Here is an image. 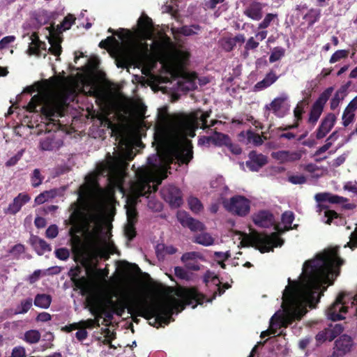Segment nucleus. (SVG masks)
<instances>
[{"instance_id":"49","label":"nucleus","mask_w":357,"mask_h":357,"mask_svg":"<svg viewBox=\"0 0 357 357\" xmlns=\"http://www.w3.org/2000/svg\"><path fill=\"white\" fill-rule=\"evenodd\" d=\"M127 222L136 223L137 222L138 213L135 206H128L126 210Z\"/></svg>"},{"instance_id":"36","label":"nucleus","mask_w":357,"mask_h":357,"mask_svg":"<svg viewBox=\"0 0 357 357\" xmlns=\"http://www.w3.org/2000/svg\"><path fill=\"white\" fill-rule=\"evenodd\" d=\"M194 242L204 246L213 244L214 239L208 233H202L195 236Z\"/></svg>"},{"instance_id":"62","label":"nucleus","mask_w":357,"mask_h":357,"mask_svg":"<svg viewBox=\"0 0 357 357\" xmlns=\"http://www.w3.org/2000/svg\"><path fill=\"white\" fill-rule=\"evenodd\" d=\"M227 146L229 150L234 155H240L242 153V149L237 144H234L231 142V138L229 139V142L227 143Z\"/></svg>"},{"instance_id":"58","label":"nucleus","mask_w":357,"mask_h":357,"mask_svg":"<svg viewBox=\"0 0 357 357\" xmlns=\"http://www.w3.org/2000/svg\"><path fill=\"white\" fill-rule=\"evenodd\" d=\"M54 252L56 257L63 261L67 260L70 256V252L66 248H58Z\"/></svg>"},{"instance_id":"22","label":"nucleus","mask_w":357,"mask_h":357,"mask_svg":"<svg viewBox=\"0 0 357 357\" xmlns=\"http://www.w3.org/2000/svg\"><path fill=\"white\" fill-rule=\"evenodd\" d=\"M108 155H110L109 153ZM109 160L107 162V166L110 172H114L117 171L125 160H132L133 159V154L132 151H129L123 156L114 158L109 156Z\"/></svg>"},{"instance_id":"10","label":"nucleus","mask_w":357,"mask_h":357,"mask_svg":"<svg viewBox=\"0 0 357 357\" xmlns=\"http://www.w3.org/2000/svg\"><path fill=\"white\" fill-rule=\"evenodd\" d=\"M162 197L169 203L171 207L178 208L183 204L182 192L174 185L162 187L160 190Z\"/></svg>"},{"instance_id":"18","label":"nucleus","mask_w":357,"mask_h":357,"mask_svg":"<svg viewBox=\"0 0 357 357\" xmlns=\"http://www.w3.org/2000/svg\"><path fill=\"white\" fill-rule=\"evenodd\" d=\"M86 301L90 306V312L95 316V318L92 319V321H94L93 323L94 328L100 327V319L102 318V314L100 313V302L96 296L89 297Z\"/></svg>"},{"instance_id":"50","label":"nucleus","mask_w":357,"mask_h":357,"mask_svg":"<svg viewBox=\"0 0 357 357\" xmlns=\"http://www.w3.org/2000/svg\"><path fill=\"white\" fill-rule=\"evenodd\" d=\"M32 306V299L31 298L21 301L20 305L17 307L16 313H26Z\"/></svg>"},{"instance_id":"34","label":"nucleus","mask_w":357,"mask_h":357,"mask_svg":"<svg viewBox=\"0 0 357 357\" xmlns=\"http://www.w3.org/2000/svg\"><path fill=\"white\" fill-rule=\"evenodd\" d=\"M317 207L319 208V211H321L322 210H326L325 211V216L327 218V220L326 221V223L328 225H331L333 219H336L339 218L340 215L333 210H329L328 206L322 204V202H318Z\"/></svg>"},{"instance_id":"29","label":"nucleus","mask_w":357,"mask_h":357,"mask_svg":"<svg viewBox=\"0 0 357 357\" xmlns=\"http://www.w3.org/2000/svg\"><path fill=\"white\" fill-rule=\"evenodd\" d=\"M138 26L142 32L149 33L153 27V24L151 18L146 15H142L137 21Z\"/></svg>"},{"instance_id":"21","label":"nucleus","mask_w":357,"mask_h":357,"mask_svg":"<svg viewBox=\"0 0 357 357\" xmlns=\"http://www.w3.org/2000/svg\"><path fill=\"white\" fill-rule=\"evenodd\" d=\"M314 199L317 202H328L331 204H341L346 203L349 199L346 197L333 195L330 192H320L314 196Z\"/></svg>"},{"instance_id":"56","label":"nucleus","mask_w":357,"mask_h":357,"mask_svg":"<svg viewBox=\"0 0 357 357\" xmlns=\"http://www.w3.org/2000/svg\"><path fill=\"white\" fill-rule=\"evenodd\" d=\"M355 114L354 112L348 111L347 112L346 109L344 110L342 114V124L344 127H347L350 123L353 122L354 120Z\"/></svg>"},{"instance_id":"63","label":"nucleus","mask_w":357,"mask_h":357,"mask_svg":"<svg viewBox=\"0 0 357 357\" xmlns=\"http://www.w3.org/2000/svg\"><path fill=\"white\" fill-rule=\"evenodd\" d=\"M25 251V248L24 245L21 243H18L15 245L11 250H10V253L14 255L16 258L19 257L20 255L24 253Z\"/></svg>"},{"instance_id":"51","label":"nucleus","mask_w":357,"mask_h":357,"mask_svg":"<svg viewBox=\"0 0 357 357\" xmlns=\"http://www.w3.org/2000/svg\"><path fill=\"white\" fill-rule=\"evenodd\" d=\"M200 28V26L198 24H193L191 26H183L180 28L179 33L183 36H190L196 33L193 29L199 30Z\"/></svg>"},{"instance_id":"32","label":"nucleus","mask_w":357,"mask_h":357,"mask_svg":"<svg viewBox=\"0 0 357 357\" xmlns=\"http://www.w3.org/2000/svg\"><path fill=\"white\" fill-rule=\"evenodd\" d=\"M211 136L212 144L215 146H225L226 144H227V143L229 142V139H230L228 135L215 130L213 132V135Z\"/></svg>"},{"instance_id":"14","label":"nucleus","mask_w":357,"mask_h":357,"mask_svg":"<svg viewBox=\"0 0 357 357\" xmlns=\"http://www.w3.org/2000/svg\"><path fill=\"white\" fill-rule=\"evenodd\" d=\"M249 160L246 161L247 167L252 172H258L268 162L267 157L256 151H251L248 154Z\"/></svg>"},{"instance_id":"11","label":"nucleus","mask_w":357,"mask_h":357,"mask_svg":"<svg viewBox=\"0 0 357 357\" xmlns=\"http://www.w3.org/2000/svg\"><path fill=\"white\" fill-rule=\"evenodd\" d=\"M137 180L133 185V190L137 197H149L155 188L151 185V180L149 174L145 172L137 173Z\"/></svg>"},{"instance_id":"23","label":"nucleus","mask_w":357,"mask_h":357,"mask_svg":"<svg viewBox=\"0 0 357 357\" xmlns=\"http://www.w3.org/2000/svg\"><path fill=\"white\" fill-rule=\"evenodd\" d=\"M278 78L279 76L276 75L275 72L273 70H271L268 73H266L265 77L261 81L258 82L255 85V90H264L274 84L278 79Z\"/></svg>"},{"instance_id":"42","label":"nucleus","mask_w":357,"mask_h":357,"mask_svg":"<svg viewBox=\"0 0 357 357\" xmlns=\"http://www.w3.org/2000/svg\"><path fill=\"white\" fill-rule=\"evenodd\" d=\"M294 220V214L292 211H287L282 215V222L284 225L286 230L291 228V224Z\"/></svg>"},{"instance_id":"57","label":"nucleus","mask_w":357,"mask_h":357,"mask_svg":"<svg viewBox=\"0 0 357 357\" xmlns=\"http://www.w3.org/2000/svg\"><path fill=\"white\" fill-rule=\"evenodd\" d=\"M24 150L19 151L14 156L11 157L5 164L7 167H10L15 165L18 161L22 158Z\"/></svg>"},{"instance_id":"33","label":"nucleus","mask_w":357,"mask_h":357,"mask_svg":"<svg viewBox=\"0 0 357 357\" xmlns=\"http://www.w3.org/2000/svg\"><path fill=\"white\" fill-rule=\"evenodd\" d=\"M321 17V10L310 8L307 13L303 16V19L308 21V26H312Z\"/></svg>"},{"instance_id":"54","label":"nucleus","mask_w":357,"mask_h":357,"mask_svg":"<svg viewBox=\"0 0 357 357\" xmlns=\"http://www.w3.org/2000/svg\"><path fill=\"white\" fill-rule=\"evenodd\" d=\"M221 46L225 51L229 52L234 50L236 45L231 38H224L221 41Z\"/></svg>"},{"instance_id":"8","label":"nucleus","mask_w":357,"mask_h":357,"mask_svg":"<svg viewBox=\"0 0 357 357\" xmlns=\"http://www.w3.org/2000/svg\"><path fill=\"white\" fill-rule=\"evenodd\" d=\"M222 204L229 213L240 217L246 216L250 211V201L243 195H234L230 199L221 196Z\"/></svg>"},{"instance_id":"4","label":"nucleus","mask_w":357,"mask_h":357,"mask_svg":"<svg viewBox=\"0 0 357 357\" xmlns=\"http://www.w3.org/2000/svg\"><path fill=\"white\" fill-rule=\"evenodd\" d=\"M87 182V184L80 186L77 200L70 204V211L72 212L69 222L74 228H76V232H79L81 229H83L91 235H96L101 231L100 217L96 213H86L84 204L87 198L91 195L93 188H99V185L93 178Z\"/></svg>"},{"instance_id":"47","label":"nucleus","mask_w":357,"mask_h":357,"mask_svg":"<svg viewBox=\"0 0 357 357\" xmlns=\"http://www.w3.org/2000/svg\"><path fill=\"white\" fill-rule=\"evenodd\" d=\"M43 178L40 169H35L31 176V185L33 188L38 187L42 183Z\"/></svg>"},{"instance_id":"6","label":"nucleus","mask_w":357,"mask_h":357,"mask_svg":"<svg viewBox=\"0 0 357 357\" xmlns=\"http://www.w3.org/2000/svg\"><path fill=\"white\" fill-rule=\"evenodd\" d=\"M245 240L250 246L259 250L261 253L273 251V248L281 246L283 243V240L275 232L267 234L256 230L251 231Z\"/></svg>"},{"instance_id":"7","label":"nucleus","mask_w":357,"mask_h":357,"mask_svg":"<svg viewBox=\"0 0 357 357\" xmlns=\"http://www.w3.org/2000/svg\"><path fill=\"white\" fill-rule=\"evenodd\" d=\"M225 289L219 285L217 291L213 293V296L208 298L195 287L185 288L181 291L180 296L184 305H192V308H195L197 305H202L204 302H212L215 298L217 294L220 296L225 293Z\"/></svg>"},{"instance_id":"41","label":"nucleus","mask_w":357,"mask_h":357,"mask_svg":"<svg viewBox=\"0 0 357 357\" xmlns=\"http://www.w3.org/2000/svg\"><path fill=\"white\" fill-rule=\"evenodd\" d=\"M40 146L43 151H52L57 147V143L53 138L46 137L40 142Z\"/></svg>"},{"instance_id":"9","label":"nucleus","mask_w":357,"mask_h":357,"mask_svg":"<svg viewBox=\"0 0 357 357\" xmlns=\"http://www.w3.org/2000/svg\"><path fill=\"white\" fill-rule=\"evenodd\" d=\"M333 90L334 89L333 86H330L325 89L312 105L307 122L312 126L317 123L323 112L324 105L332 95Z\"/></svg>"},{"instance_id":"12","label":"nucleus","mask_w":357,"mask_h":357,"mask_svg":"<svg viewBox=\"0 0 357 357\" xmlns=\"http://www.w3.org/2000/svg\"><path fill=\"white\" fill-rule=\"evenodd\" d=\"M176 216L181 225L184 227H188L192 231H202L206 229L202 222L193 218L184 211H178Z\"/></svg>"},{"instance_id":"28","label":"nucleus","mask_w":357,"mask_h":357,"mask_svg":"<svg viewBox=\"0 0 357 357\" xmlns=\"http://www.w3.org/2000/svg\"><path fill=\"white\" fill-rule=\"evenodd\" d=\"M287 100V96L282 94L274 98L269 105H266L265 108L268 110H272L273 114L279 116L278 112L282 108V104Z\"/></svg>"},{"instance_id":"64","label":"nucleus","mask_w":357,"mask_h":357,"mask_svg":"<svg viewBox=\"0 0 357 357\" xmlns=\"http://www.w3.org/2000/svg\"><path fill=\"white\" fill-rule=\"evenodd\" d=\"M348 246L354 250L357 248V227L350 235V241L347 243Z\"/></svg>"},{"instance_id":"43","label":"nucleus","mask_w":357,"mask_h":357,"mask_svg":"<svg viewBox=\"0 0 357 357\" xmlns=\"http://www.w3.org/2000/svg\"><path fill=\"white\" fill-rule=\"evenodd\" d=\"M75 17L73 15L68 14L64 17L62 22L58 26L59 29L61 31H66L69 29L71 26L75 23Z\"/></svg>"},{"instance_id":"40","label":"nucleus","mask_w":357,"mask_h":357,"mask_svg":"<svg viewBox=\"0 0 357 357\" xmlns=\"http://www.w3.org/2000/svg\"><path fill=\"white\" fill-rule=\"evenodd\" d=\"M349 54V50H339L335 51L330 58L329 62L331 63H334L337 62L342 59H346L348 57Z\"/></svg>"},{"instance_id":"16","label":"nucleus","mask_w":357,"mask_h":357,"mask_svg":"<svg viewBox=\"0 0 357 357\" xmlns=\"http://www.w3.org/2000/svg\"><path fill=\"white\" fill-rule=\"evenodd\" d=\"M263 8L262 3L252 0L247 3L243 14L252 20L259 21L263 17Z\"/></svg>"},{"instance_id":"25","label":"nucleus","mask_w":357,"mask_h":357,"mask_svg":"<svg viewBox=\"0 0 357 357\" xmlns=\"http://www.w3.org/2000/svg\"><path fill=\"white\" fill-rule=\"evenodd\" d=\"M272 157L274 159L281 162L297 160L301 158V154L298 152H290L289 151H279L272 153Z\"/></svg>"},{"instance_id":"31","label":"nucleus","mask_w":357,"mask_h":357,"mask_svg":"<svg viewBox=\"0 0 357 357\" xmlns=\"http://www.w3.org/2000/svg\"><path fill=\"white\" fill-rule=\"evenodd\" d=\"M273 317H272L271 320V328L261 332L260 335L261 338H264L266 336L270 335L271 334H275L278 328H280L281 326L287 327L289 324L284 319H280L278 322L274 323L273 321Z\"/></svg>"},{"instance_id":"2","label":"nucleus","mask_w":357,"mask_h":357,"mask_svg":"<svg viewBox=\"0 0 357 357\" xmlns=\"http://www.w3.org/2000/svg\"><path fill=\"white\" fill-rule=\"evenodd\" d=\"M211 114V110L203 112L202 109H197L188 115L177 116L173 121V129L177 135L184 138L187 136L194 137L195 130L199 127L203 130L208 128L207 119ZM174 155L179 165H188L193 158L192 142L185 139L183 146L176 149Z\"/></svg>"},{"instance_id":"59","label":"nucleus","mask_w":357,"mask_h":357,"mask_svg":"<svg viewBox=\"0 0 357 357\" xmlns=\"http://www.w3.org/2000/svg\"><path fill=\"white\" fill-rule=\"evenodd\" d=\"M174 274L177 278L182 280H188L190 279L188 273L181 266H176L174 268Z\"/></svg>"},{"instance_id":"5","label":"nucleus","mask_w":357,"mask_h":357,"mask_svg":"<svg viewBox=\"0 0 357 357\" xmlns=\"http://www.w3.org/2000/svg\"><path fill=\"white\" fill-rule=\"evenodd\" d=\"M68 98L59 96L50 100H44L38 95L33 96L27 105V110L30 112H40L47 121H54V118L63 116L68 107Z\"/></svg>"},{"instance_id":"19","label":"nucleus","mask_w":357,"mask_h":357,"mask_svg":"<svg viewBox=\"0 0 357 357\" xmlns=\"http://www.w3.org/2000/svg\"><path fill=\"white\" fill-rule=\"evenodd\" d=\"M338 354L342 356L349 352L353 346V340L347 335H342L335 342Z\"/></svg>"},{"instance_id":"38","label":"nucleus","mask_w":357,"mask_h":357,"mask_svg":"<svg viewBox=\"0 0 357 357\" xmlns=\"http://www.w3.org/2000/svg\"><path fill=\"white\" fill-rule=\"evenodd\" d=\"M40 339V333L37 330H29L24 333V340L29 344H36Z\"/></svg>"},{"instance_id":"53","label":"nucleus","mask_w":357,"mask_h":357,"mask_svg":"<svg viewBox=\"0 0 357 357\" xmlns=\"http://www.w3.org/2000/svg\"><path fill=\"white\" fill-rule=\"evenodd\" d=\"M304 107H305V105H304L303 102L301 101V102H298L297 104L296 107L294 108V115L295 121H300V122L302 121L303 114L305 112Z\"/></svg>"},{"instance_id":"55","label":"nucleus","mask_w":357,"mask_h":357,"mask_svg":"<svg viewBox=\"0 0 357 357\" xmlns=\"http://www.w3.org/2000/svg\"><path fill=\"white\" fill-rule=\"evenodd\" d=\"M197 258H202V256L197 252H189L184 253L181 259L183 263H185L187 261H195Z\"/></svg>"},{"instance_id":"60","label":"nucleus","mask_w":357,"mask_h":357,"mask_svg":"<svg viewBox=\"0 0 357 357\" xmlns=\"http://www.w3.org/2000/svg\"><path fill=\"white\" fill-rule=\"evenodd\" d=\"M259 45V43L257 41L254 37H250L246 41L244 49L247 51L255 50Z\"/></svg>"},{"instance_id":"46","label":"nucleus","mask_w":357,"mask_h":357,"mask_svg":"<svg viewBox=\"0 0 357 357\" xmlns=\"http://www.w3.org/2000/svg\"><path fill=\"white\" fill-rule=\"evenodd\" d=\"M278 18L277 14L268 13L266 15L264 19L258 24V29H265L268 28L272 21Z\"/></svg>"},{"instance_id":"37","label":"nucleus","mask_w":357,"mask_h":357,"mask_svg":"<svg viewBox=\"0 0 357 357\" xmlns=\"http://www.w3.org/2000/svg\"><path fill=\"white\" fill-rule=\"evenodd\" d=\"M190 209L195 213H199L203 210L204 206L201 201L195 197H190L188 199Z\"/></svg>"},{"instance_id":"26","label":"nucleus","mask_w":357,"mask_h":357,"mask_svg":"<svg viewBox=\"0 0 357 357\" xmlns=\"http://www.w3.org/2000/svg\"><path fill=\"white\" fill-rule=\"evenodd\" d=\"M350 85L349 82L347 84L342 86L334 94L330 102L331 110H335L338 106L341 100H342L346 95V91Z\"/></svg>"},{"instance_id":"27","label":"nucleus","mask_w":357,"mask_h":357,"mask_svg":"<svg viewBox=\"0 0 357 357\" xmlns=\"http://www.w3.org/2000/svg\"><path fill=\"white\" fill-rule=\"evenodd\" d=\"M61 190L60 189L54 188L50 190L44 191L43 192L39 194L35 198V202L37 204H42L45 202L48 201L50 199H53L58 195H61Z\"/></svg>"},{"instance_id":"3","label":"nucleus","mask_w":357,"mask_h":357,"mask_svg":"<svg viewBox=\"0 0 357 357\" xmlns=\"http://www.w3.org/2000/svg\"><path fill=\"white\" fill-rule=\"evenodd\" d=\"M336 260L328 255H320L307 260L303 266V285L309 294L318 293L324 282L337 277Z\"/></svg>"},{"instance_id":"20","label":"nucleus","mask_w":357,"mask_h":357,"mask_svg":"<svg viewBox=\"0 0 357 357\" xmlns=\"http://www.w3.org/2000/svg\"><path fill=\"white\" fill-rule=\"evenodd\" d=\"M29 243L38 255H43L46 252L52 250L50 245L38 236L31 235Z\"/></svg>"},{"instance_id":"45","label":"nucleus","mask_w":357,"mask_h":357,"mask_svg":"<svg viewBox=\"0 0 357 357\" xmlns=\"http://www.w3.org/2000/svg\"><path fill=\"white\" fill-rule=\"evenodd\" d=\"M246 136L248 141L249 142H252L255 146H260L263 144V139L261 137L257 134L252 131L251 130H248L246 132Z\"/></svg>"},{"instance_id":"61","label":"nucleus","mask_w":357,"mask_h":357,"mask_svg":"<svg viewBox=\"0 0 357 357\" xmlns=\"http://www.w3.org/2000/svg\"><path fill=\"white\" fill-rule=\"evenodd\" d=\"M288 181L293 184H303L306 183L307 178L303 175H292L289 176Z\"/></svg>"},{"instance_id":"44","label":"nucleus","mask_w":357,"mask_h":357,"mask_svg":"<svg viewBox=\"0 0 357 357\" xmlns=\"http://www.w3.org/2000/svg\"><path fill=\"white\" fill-rule=\"evenodd\" d=\"M49 43L51 47L49 48V52L54 56H59L61 54L62 48L60 42L52 38H49Z\"/></svg>"},{"instance_id":"17","label":"nucleus","mask_w":357,"mask_h":357,"mask_svg":"<svg viewBox=\"0 0 357 357\" xmlns=\"http://www.w3.org/2000/svg\"><path fill=\"white\" fill-rule=\"evenodd\" d=\"M31 199L30 196L26 193H19L18 195L14 198L12 203H10L8 208L4 209L6 214L15 215L18 213L22 207L28 203Z\"/></svg>"},{"instance_id":"52","label":"nucleus","mask_w":357,"mask_h":357,"mask_svg":"<svg viewBox=\"0 0 357 357\" xmlns=\"http://www.w3.org/2000/svg\"><path fill=\"white\" fill-rule=\"evenodd\" d=\"M135 223L127 222L125 227V234L126 237L132 241L136 236Z\"/></svg>"},{"instance_id":"30","label":"nucleus","mask_w":357,"mask_h":357,"mask_svg":"<svg viewBox=\"0 0 357 357\" xmlns=\"http://www.w3.org/2000/svg\"><path fill=\"white\" fill-rule=\"evenodd\" d=\"M52 303V297L49 294H38L35 296L34 305L36 307L47 309Z\"/></svg>"},{"instance_id":"15","label":"nucleus","mask_w":357,"mask_h":357,"mask_svg":"<svg viewBox=\"0 0 357 357\" xmlns=\"http://www.w3.org/2000/svg\"><path fill=\"white\" fill-rule=\"evenodd\" d=\"M252 221L259 227L268 228L274 225V216L267 210H261L252 215Z\"/></svg>"},{"instance_id":"35","label":"nucleus","mask_w":357,"mask_h":357,"mask_svg":"<svg viewBox=\"0 0 357 357\" xmlns=\"http://www.w3.org/2000/svg\"><path fill=\"white\" fill-rule=\"evenodd\" d=\"M108 33H111L112 34L116 35L121 40L130 41L132 39V33L128 30L123 28H120L117 31H115L112 28H109L107 30Z\"/></svg>"},{"instance_id":"24","label":"nucleus","mask_w":357,"mask_h":357,"mask_svg":"<svg viewBox=\"0 0 357 357\" xmlns=\"http://www.w3.org/2000/svg\"><path fill=\"white\" fill-rule=\"evenodd\" d=\"M297 293L296 283L294 285L287 286L282 294L283 302L289 305H294L296 303Z\"/></svg>"},{"instance_id":"39","label":"nucleus","mask_w":357,"mask_h":357,"mask_svg":"<svg viewBox=\"0 0 357 357\" xmlns=\"http://www.w3.org/2000/svg\"><path fill=\"white\" fill-rule=\"evenodd\" d=\"M285 54V49L282 47H275L273 49L269 56V62L274 63L279 61Z\"/></svg>"},{"instance_id":"48","label":"nucleus","mask_w":357,"mask_h":357,"mask_svg":"<svg viewBox=\"0 0 357 357\" xmlns=\"http://www.w3.org/2000/svg\"><path fill=\"white\" fill-rule=\"evenodd\" d=\"M119 42L113 36H108L105 40H102L99 43V47L103 49H108L110 47L119 45Z\"/></svg>"},{"instance_id":"1","label":"nucleus","mask_w":357,"mask_h":357,"mask_svg":"<svg viewBox=\"0 0 357 357\" xmlns=\"http://www.w3.org/2000/svg\"><path fill=\"white\" fill-rule=\"evenodd\" d=\"M108 303L114 313L119 316H121L127 309L132 316H140L148 320L155 318V322L160 326L169 324L173 313L172 307L167 302L160 300L149 302L146 298L136 296L129 297L126 303H118L112 299L108 300Z\"/></svg>"},{"instance_id":"13","label":"nucleus","mask_w":357,"mask_h":357,"mask_svg":"<svg viewBox=\"0 0 357 357\" xmlns=\"http://www.w3.org/2000/svg\"><path fill=\"white\" fill-rule=\"evenodd\" d=\"M336 116L333 113H328L321 120L320 125L316 130V138L323 139L331 130L336 122Z\"/></svg>"}]
</instances>
